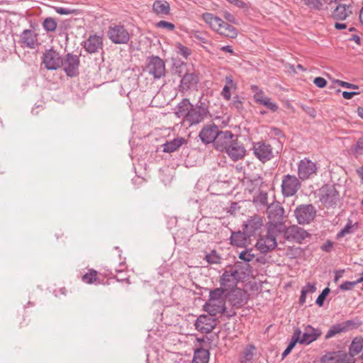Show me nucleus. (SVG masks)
Returning a JSON list of instances; mask_svg holds the SVG:
<instances>
[{"mask_svg": "<svg viewBox=\"0 0 363 363\" xmlns=\"http://www.w3.org/2000/svg\"><path fill=\"white\" fill-rule=\"evenodd\" d=\"M267 213L269 218L267 229L269 233L283 232L285 225L283 223L284 209L279 202H273L267 206Z\"/></svg>", "mask_w": 363, "mask_h": 363, "instance_id": "f257e3e1", "label": "nucleus"}, {"mask_svg": "<svg viewBox=\"0 0 363 363\" xmlns=\"http://www.w3.org/2000/svg\"><path fill=\"white\" fill-rule=\"evenodd\" d=\"M143 72L152 76L155 79H160L165 75V63L158 56H150L146 60Z\"/></svg>", "mask_w": 363, "mask_h": 363, "instance_id": "f03ea898", "label": "nucleus"}, {"mask_svg": "<svg viewBox=\"0 0 363 363\" xmlns=\"http://www.w3.org/2000/svg\"><path fill=\"white\" fill-rule=\"evenodd\" d=\"M316 209L312 204H302L296 207L294 215L301 225L308 224L316 216Z\"/></svg>", "mask_w": 363, "mask_h": 363, "instance_id": "7ed1b4c3", "label": "nucleus"}, {"mask_svg": "<svg viewBox=\"0 0 363 363\" xmlns=\"http://www.w3.org/2000/svg\"><path fill=\"white\" fill-rule=\"evenodd\" d=\"M299 178L295 175L286 174L281 181V193L284 197H290L296 194L301 188Z\"/></svg>", "mask_w": 363, "mask_h": 363, "instance_id": "20e7f679", "label": "nucleus"}, {"mask_svg": "<svg viewBox=\"0 0 363 363\" xmlns=\"http://www.w3.org/2000/svg\"><path fill=\"white\" fill-rule=\"evenodd\" d=\"M203 310L212 316H215L218 313H225L228 318L236 315L233 310L226 311L225 300H208L203 306Z\"/></svg>", "mask_w": 363, "mask_h": 363, "instance_id": "39448f33", "label": "nucleus"}, {"mask_svg": "<svg viewBox=\"0 0 363 363\" xmlns=\"http://www.w3.org/2000/svg\"><path fill=\"white\" fill-rule=\"evenodd\" d=\"M340 195L334 185L326 184L320 189V201L327 207L337 204Z\"/></svg>", "mask_w": 363, "mask_h": 363, "instance_id": "423d86ee", "label": "nucleus"}, {"mask_svg": "<svg viewBox=\"0 0 363 363\" xmlns=\"http://www.w3.org/2000/svg\"><path fill=\"white\" fill-rule=\"evenodd\" d=\"M107 34L111 42L115 44H126L130 40V34L123 26H110Z\"/></svg>", "mask_w": 363, "mask_h": 363, "instance_id": "0eeeda50", "label": "nucleus"}, {"mask_svg": "<svg viewBox=\"0 0 363 363\" xmlns=\"http://www.w3.org/2000/svg\"><path fill=\"white\" fill-rule=\"evenodd\" d=\"M317 170L316 164L308 158H303L298 164V176L302 181L316 175Z\"/></svg>", "mask_w": 363, "mask_h": 363, "instance_id": "6e6552de", "label": "nucleus"}, {"mask_svg": "<svg viewBox=\"0 0 363 363\" xmlns=\"http://www.w3.org/2000/svg\"><path fill=\"white\" fill-rule=\"evenodd\" d=\"M43 63L49 70H55L61 67L62 58L54 49L45 50L43 56Z\"/></svg>", "mask_w": 363, "mask_h": 363, "instance_id": "1a4fd4ad", "label": "nucleus"}, {"mask_svg": "<svg viewBox=\"0 0 363 363\" xmlns=\"http://www.w3.org/2000/svg\"><path fill=\"white\" fill-rule=\"evenodd\" d=\"M79 57L76 55L68 53L65 59H62L63 69L68 77H73L79 73Z\"/></svg>", "mask_w": 363, "mask_h": 363, "instance_id": "9d476101", "label": "nucleus"}, {"mask_svg": "<svg viewBox=\"0 0 363 363\" xmlns=\"http://www.w3.org/2000/svg\"><path fill=\"white\" fill-rule=\"evenodd\" d=\"M252 150L254 155L262 162H266L273 157L272 147L265 142L255 143Z\"/></svg>", "mask_w": 363, "mask_h": 363, "instance_id": "9b49d317", "label": "nucleus"}, {"mask_svg": "<svg viewBox=\"0 0 363 363\" xmlns=\"http://www.w3.org/2000/svg\"><path fill=\"white\" fill-rule=\"evenodd\" d=\"M208 113V108L203 106H193L184 121L189 125H197L206 118Z\"/></svg>", "mask_w": 363, "mask_h": 363, "instance_id": "f8f14e48", "label": "nucleus"}, {"mask_svg": "<svg viewBox=\"0 0 363 363\" xmlns=\"http://www.w3.org/2000/svg\"><path fill=\"white\" fill-rule=\"evenodd\" d=\"M276 233L277 232L269 233L267 230V234L266 235L261 236L258 239L256 243V247L260 252L267 253L277 247Z\"/></svg>", "mask_w": 363, "mask_h": 363, "instance_id": "ddd939ff", "label": "nucleus"}, {"mask_svg": "<svg viewBox=\"0 0 363 363\" xmlns=\"http://www.w3.org/2000/svg\"><path fill=\"white\" fill-rule=\"evenodd\" d=\"M216 325V319L211 315H201L195 323L196 330L202 333H210Z\"/></svg>", "mask_w": 363, "mask_h": 363, "instance_id": "4468645a", "label": "nucleus"}, {"mask_svg": "<svg viewBox=\"0 0 363 363\" xmlns=\"http://www.w3.org/2000/svg\"><path fill=\"white\" fill-rule=\"evenodd\" d=\"M236 136L230 130L218 132L216 139L214 141V147L220 152H225Z\"/></svg>", "mask_w": 363, "mask_h": 363, "instance_id": "2eb2a0df", "label": "nucleus"}, {"mask_svg": "<svg viewBox=\"0 0 363 363\" xmlns=\"http://www.w3.org/2000/svg\"><path fill=\"white\" fill-rule=\"evenodd\" d=\"M239 279L240 275L238 270H226L220 278V285L228 291L237 286Z\"/></svg>", "mask_w": 363, "mask_h": 363, "instance_id": "dca6fc26", "label": "nucleus"}, {"mask_svg": "<svg viewBox=\"0 0 363 363\" xmlns=\"http://www.w3.org/2000/svg\"><path fill=\"white\" fill-rule=\"evenodd\" d=\"M247 293L241 289L236 288L228 294V302L234 308H242L247 303Z\"/></svg>", "mask_w": 363, "mask_h": 363, "instance_id": "f3484780", "label": "nucleus"}, {"mask_svg": "<svg viewBox=\"0 0 363 363\" xmlns=\"http://www.w3.org/2000/svg\"><path fill=\"white\" fill-rule=\"evenodd\" d=\"M285 236L288 240L301 243L309 236L308 233L298 225H291L286 229Z\"/></svg>", "mask_w": 363, "mask_h": 363, "instance_id": "a211bd4d", "label": "nucleus"}, {"mask_svg": "<svg viewBox=\"0 0 363 363\" xmlns=\"http://www.w3.org/2000/svg\"><path fill=\"white\" fill-rule=\"evenodd\" d=\"M219 132L218 127L214 123L205 125L201 130L199 136L204 144L214 143Z\"/></svg>", "mask_w": 363, "mask_h": 363, "instance_id": "6ab92c4d", "label": "nucleus"}, {"mask_svg": "<svg viewBox=\"0 0 363 363\" xmlns=\"http://www.w3.org/2000/svg\"><path fill=\"white\" fill-rule=\"evenodd\" d=\"M38 34L35 31L26 29L21 33L18 42L23 47L34 49L38 45Z\"/></svg>", "mask_w": 363, "mask_h": 363, "instance_id": "aec40b11", "label": "nucleus"}, {"mask_svg": "<svg viewBox=\"0 0 363 363\" xmlns=\"http://www.w3.org/2000/svg\"><path fill=\"white\" fill-rule=\"evenodd\" d=\"M357 327V324L355 321L352 320H348L345 322L333 325L327 332L325 337V339H329L337 334L345 333L349 330Z\"/></svg>", "mask_w": 363, "mask_h": 363, "instance_id": "412c9836", "label": "nucleus"}, {"mask_svg": "<svg viewBox=\"0 0 363 363\" xmlns=\"http://www.w3.org/2000/svg\"><path fill=\"white\" fill-rule=\"evenodd\" d=\"M225 152L234 161H237L242 158L245 155V149L244 146L238 141L236 138Z\"/></svg>", "mask_w": 363, "mask_h": 363, "instance_id": "4be33fe9", "label": "nucleus"}, {"mask_svg": "<svg viewBox=\"0 0 363 363\" xmlns=\"http://www.w3.org/2000/svg\"><path fill=\"white\" fill-rule=\"evenodd\" d=\"M321 331L318 328H314L311 325H306L303 334L300 336V344L309 345L316 340L321 335Z\"/></svg>", "mask_w": 363, "mask_h": 363, "instance_id": "5701e85b", "label": "nucleus"}, {"mask_svg": "<svg viewBox=\"0 0 363 363\" xmlns=\"http://www.w3.org/2000/svg\"><path fill=\"white\" fill-rule=\"evenodd\" d=\"M252 195V203L258 209H263L268 206V194L266 191L255 188L250 189Z\"/></svg>", "mask_w": 363, "mask_h": 363, "instance_id": "b1692460", "label": "nucleus"}, {"mask_svg": "<svg viewBox=\"0 0 363 363\" xmlns=\"http://www.w3.org/2000/svg\"><path fill=\"white\" fill-rule=\"evenodd\" d=\"M102 38L97 35H91L84 43V48L89 53H95L102 48Z\"/></svg>", "mask_w": 363, "mask_h": 363, "instance_id": "393cba45", "label": "nucleus"}, {"mask_svg": "<svg viewBox=\"0 0 363 363\" xmlns=\"http://www.w3.org/2000/svg\"><path fill=\"white\" fill-rule=\"evenodd\" d=\"M352 13V12L351 5L340 4L333 11L332 16L335 20L344 21Z\"/></svg>", "mask_w": 363, "mask_h": 363, "instance_id": "a878e982", "label": "nucleus"}, {"mask_svg": "<svg viewBox=\"0 0 363 363\" xmlns=\"http://www.w3.org/2000/svg\"><path fill=\"white\" fill-rule=\"evenodd\" d=\"M193 106L188 99H183L177 105L174 113L178 118H182L185 120Z\"/></svg>", "mask_w": 363, "mask_h": 363, "instance_id": "bb28decb", "label": "nucleus"}, {"mask_svg": "<svg viewBox=\"0 0 363 363\" xmlns=\"http://www.w3.org/2000/svg\"><path fill=\"white\" fill-rule=\"evenodd\" d=\"M203 20L209 25L211 28L216 32L218 30L220 26L223 25V21L211 13H204L202 14Z\"/></svg>", "mask_w": 363, "mask_h": 363, "instance_id": "cd10ccee", "label": "nucleus"}, {"mask_svg": "<svg viewBox=\"0 0 363 363\" xmlns=\"http://www.w3.org/2000/svg\"><path fill=\"white\" fill-rule=\"evenodd\" d=\"M198 82V77L194 73H186L182 77L180 83V88L182 91H187L195 86Z\"/></svg>", "mask_w": 363, "mask_h": 363, "instance_id": "c85d7f7f", "label": "nucleus"}, {"mask_svg": "<svg viewBox=\"0 0 363 363\" xmlns=\"http://www.w3.org/2000/svg\"><path fill=\"white\" fill-rule=\"evenodd\" d=\"M248 238L249 236L243 232H233L230 238V243L233 245L243 247L247 245Z\"/></svg>", "mask_w": 363, "mask_h": 363, "instance_id": "c756f323", "label": "nucleus"}, {"mask_svg": "<svg viewBox=\"0 0 363 363\" xmlns=\"http://www.w3.org/2000/svg\"><path fill=\"white\" fill-rule=\"evenodd\" d=\"M185 143L186 140L182 137L167 141L163 145V151L168 153L175 152Z\"/></svg>", "mask_w": 363, "mask_h": 363, "instance_id": "7c9ffc66", "label": "nucleus"}, {"mask_svg": "<svg viewBox=\"0 0 363 363\" xmlns=\"http://www.w3.org/2000/svg\"><path fill=\"white\" fill-rule=\"evenodd\" d=\"M323 362L325 363H354L346 354H338L330 357L325 355L323 357Z\"/></svg>", "mask_w": 363, "mask_h": 363, "instance_id": "2f4dec72", "label": "nucleus"}, {"mask_svg": "<svg viewBox=\"0 0 363 363\" xmlns=\"http://www.w3.org/2000/svg\"><path fill=\"white\" fill-rule=\"evenodd\" d=\"M217 33L221 35L230 38H235L238 35L237 29L234 26L225 22H223V25L220 26Z\"/></svg>", "mask_w": 363, "mask_h": 363, "instance_id": "473e14b6", "label": "nucleus"}, {"mask_svg": "<svg viewBox=\"0 0 363 363\" xmlns=\"http://www.w3.org/2000/svg\"><path fill=\"white\" fill-rule=\"evenodd\" d=\"M153 11L157 15H167L169 13V4L166 1L157 0L152 5Z\"/></svg>", "mask_w": 363, "mask_h": 363, "instance_id": "72a5a7b5", "label": "nucleus"}, {"mask_svg": "<svg viewBox=\"0 0 363 363\" xmlns=\"http://www.w3.org/2000/svg\"><path fill=\"white\" fill-rule=\"evenodd\" d=\"M363 349V337H355L350 346L349 354L351 357H354L359 354Z\"/></svg>", "mask_w": 363, "mask_h": 363, "instance_id": "f704fd0d", "label": "nucleus"}, {"mask_svg": "<svg viewBox=\"0 0 363 363\" xmlns=\"http://www.w3.org/2000/svg\"><path fill=\"white\" fill-rule=\"evenodd\" d=\"M209 361V352L202 347L195 350L192 363H208Z\"/></svg>", "mask_w": 363, "mask_h": 363, "instance_id": "c9c22d12", "label": "nucleus"}, {"mask_svg": "<svg viewBox=\"0 0 363 363\" xmlns=\"http://www.w3.org/2000/svg\"><path fill=\"white\" fill-rule=\"evenodd\" d=\"M349 153L354 155L355 157H358L363 153V138H360L356 142V143L350 147L349 149Z\"/></svg>", "mask_w": 363, "mask_h": 363, "instance_id": "e433bc0d", "label": "nucleus"}, {"mask_svg": "<svg viewBox=\"0 0 363 363\" xmlns=\"http://www.w3.org/2000/svg\"><path fill=\"white\" fill-rule=\"evenodd\" d=\"M42 26L46 32H53L57 28V23L54 18L48 17L43 21Z\"/></svg>", "mask_w": 363, "mask_h": 363, "instance_id": "4c0bfd02", "label": "nucleus"}, {"mask_svg": "<svg viewBox=\"0 0 363 363\" xmlns=\"http://www.w3.org/2000/svg\"><path fill=\"white\" fill-rule=\"evenodd\" d=\"M226 291L222 286L211 290L208 300H225L224 294Z\"/></svg>", "mask_w": 363, "mask_h": 363, "instance_id": "58836bf2", "label": "nucleus"}, {"mask_svg": "<svg viewBox=\"0 0 363 363\" xmlns=\"http://www.w3.org/2000/svg\"><path fill=\"white\" fill-rule=\"evenodd\" d=\"M82 279L86 284H93L97 279V272L93 269H90L83 275Z\"/></svg>", "mask_w": 363, "mask_h": 363, "instance_id": "ea45409f", "label": "nucleus"}, {"mask_svg": "<svg viewBox=\"0 0 363 363\" xmlns=\"http://www.w3.org/2000/svg\"><path fill=\"white\" fill-rule=\"evenodd\" d=\"M255 350V347L252 345H247L243 352V359L244 360L242 361V362H245L246 363L247 362H250L252 359L253 355H254V350Z\"/></svg>", "mask_w": 363, "mask_h": 363, "instance_id": "a19ab883", "label": "nucleus"}, {"mask_svg": "<svg viewBox=\"0 0 363 363\" xmlns=\"http://www.w3.org/2000/svg\"><path fill=\"white\" fill-rule=\"evenodd\" d=\"M353 225L350 220H348L345 226L337 234V238L340 239L343 238L347 234H350L353 233Z\"/></svg>", "mask_w": 363, "mask_h": 363, "instance_id": "79ce46f5", "label": "nucleus"}, {"mask_svg": "<svg viewBox=\"0 0 363 363\" xmlns=\"http://www.w3.org/2000/svg\"><path fill=\"white\" fill-rule=\"evenodd\" d=\"M301 335V331L299 328H297L291 337V340L289 342V345L287 346V348H289L292 350V349L295 347L296 344L297 342L300 343V336Z\"/></svg>", "mask_w": 363, "mask_h": 363, "instance_id": "37998d69", "label": "nucleus"}, {"mask_svg": "<svg viewBox=\"0 0 363 363\" xmlns=\"http://www.w3.org/2000/svg\"><path fill=\"white\" fill-rule=\"evenodd\" d=\"M262 225V221L259 220H251L246 224L245 228L249 230L250 233H253L255 230L259 228Z\"/></svg>", "mask_w": 363, "mask_h": 363, "instance_id": "c03bdc74", "label": "nucleus"}, {"mask_svg": "<svg viewBox=\"0 0 363 363\" xmlns=\"http://www.w3.org/2000/svg\"><path fill=\"white\" fill-rule=\"evenodd\" d=\"M193 38L194 41H199L204 44H209L210 43L208 35L204 33L197 31L193 35Z\"/></svg>", "mask_w": 363, "mask_h": 363, "instance_id": "a18cd8bd", "label": "nucleus"}, {"mask_svg": "<svg viewBox=\"0 0 363 363\" xmlns=\"http://www.w3.org/2000/svg\"><path fill=\"white\" fill-rule=\"evenodd\" d=\"M255 255L252 253V249L250 250H243L239 254V258L246 262L252 261Z\"/></svg>", "mask_w": 363, "mask_h": 363, "instance_id": "49530a36", "label": "nucleus"}, {"mask_svg": "<svg viewBox=\"0 0 363 363\" xmlns=\"http://www.w3.org/2000/svg\"><path fill=\"white\" fill-rule=\"evenodd\" d=\"M232 104L233 107H235L239 112H241L243 110V99L240 96H234Z\"/></svg>", "mask_w": 363, "mask_h": 363, "instance_id": "de8ad7c7", "label": "nucleus"}, {"mask_svg": "<svg viewBox=\"0 0 363 363\" xmlns=\"http://www.w3.org/2000/svg\"><path fill=\"white\" fill-rule=\"evenodd\" d=\"M206 260L209 264H218L220 262V257L216 254L215 251L206 255Z\"/></svg>", "mask_w": 363, "mask_h": 363, "instance_id": "09e8293b", "label": "nucleus"}, {"mask_svg": "<svg viewBox=\"0 0 363 363\" xmlns=\"http://www.w3.org/2000/svg\"><path fill=\"white\" fill-rule=\"evenodd\" d=\"M261 105L266 106L267 108L274 112L278 110L277 104L276 103L271 101V99L269 97L264 99V100L261 103Z\"/></svg>", "mask_w": 363, "mask_h": 363, "instance_id": "8fccbe9b", "label": "nucleus"}, {"mask_svg": "<svg viewBox=\"0 0 363 363\" xmlns=\"http://www.w3.org/2000/svg\"><path fill=\"white\" fill-rule=\"evenodd\" d=\"M329 293H330V289L328 287L323 290V291L318 296V298H316V301H315V303L318 306H322L323 305L324 301Z\"/></svg>", "mask_w": 363, "mask_h": 363, "instance_id": "3c124183", "label": "nucleus"}, {"mask_svg": "<svg viewBox=\"0 0 363 363\" xmlns=\"http://www.w3.org/2000/svg\"><path fill=\"white\" fill-rule=\"evenodd\" d=\"M177 49L178 53L186 59L191 54V50L181 43L177 45Z\"/></svg>", "mask_w": 363, "mask_h": 363, "instance_id": "603ef678", "label": "nucleus"}, {"mask_svg": "<svg viewBox=\"0 0 363 363\" xmlns=\"http://www.w3.org/2000/svg\"><path fill=\"white\" fill-rule=\"evenodd\" d=\"M357 284H359L357 280L354 281H346L340 285L339 288L342 291H350Z\"/></svg>", "mask_w": 363, "mask_h": 363, "instance_id": "864d4df0", "label": "nucleus"}, {"mask_svg": "<svg viewBox=\"0 0 363 363\" xmlns=\"http://www.w3.org/2000/svg\"><path fill=\"white\" fill-rule=\"evenodd\" d=\"M156 26L157 28H164L168 30H174L175 28L174 24H173L172 23H170V22L165 21H160L157 22Z\"/></svg>", "mask_w": 363, "mask_h": 363, "instance_id": "5fc2aeb1", "label": "nucleus"}, {"mask_svg": "<svg viewBox=\"0 0 363 363\" xmlns=\"http://www.w3.org/2000/svg\"><path fill=\"white\" fill-rule=\"evenodd\" d=\"M54 9L57 13L60 15H69L76 13L74 9H69L64 7L55 6L54 7Z\"/></svg>", "mask_w": 363, "mask_h": 363, "instance_id": "6e6d98bb", "label": "nucleus"}, {"mask_svg": "<svg viewBox=\"0 0 363 363\" xmlns=\"http://www.w3.org/2000/svg\"><path fill=\"white\" fill-rule=\"evenodd\" d=\"M225 85L224 86H228L232 88L233 90L237 89V84L234 82L233 78L231 75H227L225 77Z\"/></svg>", "mask_w": 363, "mask_h": 363, "instance_id": "4d7b16f0", "label": "nucleus"}, {"mask_svg": "<svg viewBox=\"0 0 363 363\" xmlns=\"http://www.w3.org/2000/svg\"><path fill=\"white\" fill-rule=\"evenodd\" d=\"M233 90L232 88L228 86H223L221 91V96L225 101H230L231 99V93L230 91Z\"/></svg>", "mask_w": 363, "mask_h": 363, "instance_id": "13d9d810", "label": "nucleus"}, {"mask_svg": "<svg viewBox=\"0 0 363 363\" xmlns=\"http://www.w3.org/2000/svg\"><path fill=\"white\" fill-rule=\"evenodd\" d=\"M335 83L337 84L338 85L342 86V87H345V88H347V89H358V86L357 85H355V84H350V83L347 82L341 81V80H339V79L335 80Z\"/></svg>", "mask_w": 363, "mask_h": 363, "instance_id": "bf43d9fd", "label": "nucleus"}, {"mask_svg": "<svg viewBox=\"0 0 363 363\" xmlns=\"http://www.w3.org/2000/svg\"><path fill=\"white\" fill-rule=\"evenodd\" d=\"M313 83L319 88H323L327 84V81L323 77H318L313 80Z\"/></svg>", "mask_w": 363, "mask_h": 363, "instance_id": "052dcab7", "label": "nucleus"}, {"mask_svg": "<svg viewBox=\"0 0 363 363\" xmlns=\"http://www.w3.org/2000/svg\"><path fill=\"white\" fill-rule=\"evenodd\" d=\"M302 291H306V294H313L316 291V287L315 284H307L305 286H303L301 289Z\"/></svg>", "mask_w": 363, "mask_h": 363, "instance_id": "680f3d73", "label": "nucleus"}, {"mask_svg": "<svg viewBox=\"0 0 363 363\" xmlns=\"http://www.w3.org/2000/svg\"><path fill=\"white\" fill-rule=\"evenodd\" d=\"M267 96H266L264 94V91H259L258 93H256L254 94V99L257 103L261 104V103L266 99Z\"/></svg>", "mask_w": 363, "mask_h": 363, "instance_id": "e2e57ef3", "label": "nucleus"}, {"mask_svg": "<svg viewBox=\"0 0 363 363\" xmlns=\"http://www.w3.org/2000/svg\"><path fill=\"white\" fill-rule=\"evenodd\" d=\"M226 1L228 2H229L230 4H233L240 9H244L247 6L246 4L241 0H226Z\"/></svg>", "mask_w": 363, "mask_h": 363, "instance_id": "0e129e2a", "label": "nucleus"}, {"mask_svg": "<svg viewBox=\"0 0 363 363\" xmlns=\"http://www.w3.org/2000/svg\"><path fill=\"white\" fill-rule=\"evenodd\" d=\"M333 247V243L331 241H327L325 243H324L322 245L321 249H322V250H323L325 252H329L331 251Z\"/></svg>", "mask_w": 363, "mask_h": 363, "instance_id": "69168bd1", "label": "nucleus"}, {"mask_svg": "<svg viewBox=\"0 0 363 363\" xmlns=\"http://www.w3.org/2000/svg\"><path fill=\"white\" fill-rule=\"evenodd\" d=\"M358 94H359L358 92H355V91H343L342 96L345 99H350L354 95H357Z\"/></svg>", "mask_w": 363, "mask_h": 363, "instance_id": "338daca9", "label": "nucleus"}, {"mask_svg": "<svg viewBox=\"0 0 363 363\" xmlns=\"http://www.w3.org/2000/svg\"><path fill=\"white\" fill-rule=\"evenodd\" d=\"M224 18L228 20L229 22L235 23V18L234 16L228 12H226L224 15Z\"/></svg>", "mask_w": 363, "mask_h": 363, "instance_id": "774afa93", "label": "nucleus"}]
</instances>
